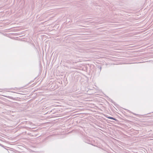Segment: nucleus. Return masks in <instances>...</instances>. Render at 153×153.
I'll return each instance as SVG.
<instances>
[{
    "instance_id": "obj_1",
    "label": "nucleus",
    "mask_w": 153,
    "mask_h": 153,
    "mask_svg": "<svg viewBox=\"0 0 153 153\" xmlns=\"http://www.w3.org/2000/svg\"><path fill=\"white\" fill-rule=\"evenodd\" d=\"M108 118L109 119H112V120H116V119L115 118L113 117H108Z\"/></svg>"
},
{
    "instance_id": "obj_2",
    "label": "nucleus",
    "mask_w": 153,
    "mask_h": 153,
    "mask_svg": "<svg viewBox=\"0 0 153 153\" xmlns=\"http://www.w3.org/2000/svg\"><path fill=\"white\" fill-rule=\"evenodd\" d=\"M129 112L130 113H132L133 114H134V115H136V116H137V115H138V114H136L134 113H133L132 112H131L130 111H129Z\"/></svg>"
},
{
    "instance_id": "obj_3",
    "label": "nucleus",
    "mask_w": 153,
    "mask_h": 153,
    "mask_svg": "<svg viewBox=\"0 0 153 153\" xmlns=\"http://www.w3.org/2000/svg\"><path fill=\"white\" fill-rule=\"evenodd\" d=\"M0 145H1V144L0 143Z\"/></svg>"
}]
</instances>
